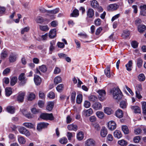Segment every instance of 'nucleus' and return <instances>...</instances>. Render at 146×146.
<instances>
[{"label": "nucleus", "mask_w": 146, "mask_h": 146, "mask_svg": "<svg viewBox=\"0 0 146 146\" xmlns=\"http://www.w3.org/2000/svg\"><path fill=\"white\" fill-rule=\"evenodd\" d=\"M96 25L98 26L100 25L101 23V21L100 19L98 18L94 21Z\"/></svg>", "instance_id": "nucleus-63"}, {"label": "nucleus", "mask_w": 146, "mask_h": 146, "mask_svg": "<svg viewBox=\"0 0 146 146\" xmlns=\"http://www.w3.org/2000/svg\"><path fill=\"white\" fill-rule=\"evenodd\" d=\"M138 77L139 80L140 82L144 81L145 79L144 75L143 73L140 74Z\"/></svg>", "instance_id": "nucleus-44"}, {"label": "nucleus", "mask_w": 146, "mask_h": 146, "mask_svg": "<svg viewBox=\"0 0 146 146\" xmlns=\"http://www.w3.org/2000/svg\"><path fill=\"white\" fill-rule=\"evenodd\" d=\"M91 6L94 9L97 8L99 6V4L96 0H93L90 1Z\"/></svg>", "instance_id": "nucleus-20"}, {"label": "nucleus", "mask_w": 146, "mask_h": 146, "mask_svg": "<svg viewBox=\"0 0 146 146\" xmlns=\"http://www.w3.org/2000/svg\"><path fill=\"white\" fill-rule=\"evenodd\" d=\"M84 137V135L83 132L82 131H80L78 133L77 135V139L79 140H81L83 139Z\"/></svg>", "instance_id": "nucleus-31"}, {"label": "nucleus", "mask_w": 146, "mask_h": 146, "mask_svg": "<svg viewBox=\"0 0 146 146\" xmlns=\"http://www.w3.org/2000/svg\"><path fill=\"white\" fill-rule=\"evenodd\" d=\"M39 69L42 72H44L47 70V68L44 65H42L39 67Z\"/></svg>", "instance_id": "nucleus-57"}, {"label": "nucleus", "mask_w": 146, "mask_h": 146, "mask_svg": "<svg viewBox=\"0 0 146 146\" xmlns=\"http://www.w3.org/2000/svg\"><path fill=\"white\" fill-rule=\"evenodd\" d=\"M93 112L92 109L90 108L88 110H84L82 113L85 116L88 117L91 115L92 114Z\"/></svg>", "instance_id": "nucleus-12"}, {"label": "nucleus", "mask_w": 146, "mask_h": 146, "mask_svg": "<svg viewBox=\"0 0 146 146\" xmlns=\"http://www.w3.org/2000/svg\"><path fill=\"white\" fill-rule=\"evenodd\" d=\"M75 133H71L68 132L67 135V137L69 140H71V138L74 136Z\"/></svg>", "instance_id": "nucleus-49"}, {"label": "nucleus", "mask_w": 146, "mask_h": 146, "mask_svg": "<svg viewBox=\"0 0 146 146\" xmlns=\"http://www.w3.org/2000/svg\"><path fill=\"white\" fill-rule=\"evenodd\" d=\"M84 106L85 108H88L90 107L91 104L89 101H86L84 103Z\"/></svg>", "instance_id": "nucleus-64"}, {"label": "nucleus", "mask_w": 146, "mask_h": 146, "mask_svg": "<svg viewBox=\"0 0 146 146\" xmlns=\"http://www.w3.org/2000/svg\"><path fill=\"white\" fill-rule=\"evenodd\" d=\"M104 73L106 76L108 78L111 76V73L110 67H107L104 70Z\"/></svg>", "instance_id": "nucleus-27"}, {"label": "nucleus", "mask_w": 146, "mask_h": 146, "mask_svg": "<svg viewBox=\"0 0 146 146\" xmlns=\"http://www.w3.org/2000/svg\"><path fill=\"white\" fill-rule=\"evenodd\" d=\"M34 81L36 85H40L41 82V79L40 77L38 75H35Z\"/></svg>", "instance_id": "nucleus-14"}, {"label": "nucleus", "mask_w": 146, "mask_h": 146, "mask_svg": "<svg viewBox=\"0 0 146 146\" xmlns=\"http://www.w3.org/2000/svg\"><path fill=\"white\" fill-rule=\"evenodd\" d=\"M7 111L11 113H13L15 112V109L14 107L12 106H8L7 108Z\"/></svg>", "instance_id": "nucleus-33"}, {"label": "nucleus", "mask_w": 146, "mask_h": 146, "mask_svg": "<svg viewBox=\"0 0 146 146\" xmlns=\"http://www.w3.org/2000/svg\"><path fill=\"white\" fill-rule=\"evenodd\" d=\"M59 11V9L58 8H56L54 10L51 11H48L47 13H51L55 14L58 13Z\"/></svg>", "instance_id": "nucleus-56"}, {"label": "nucleus", "mask_w": 146, "mask_h": 146, "mask_svg": "<svg viewBox=\"0 0 146 146\" xmlns=\"http://www.w3.org/2000/svg\"><path fill=\"white\" fill-rule=\"evenodd\" d=\"M25 75V74L22 73L19 76V85L20 86H24L27 83V79L26 78Z\"/></svg>", "instance_id": "nucleus-2"}, {"label": "nucleus", "mask_w": 146, "mask_h": 146, "mask_svg": "<svg viewBox=\"0 0 146 146\" xmlns=\"http://www.w3.org/2000/svg\"><path fill=\"white\" fill-rule=\"evenodd\" d=\"M55 94L54 93L52 92H50L48 94L47 96L50 99H54L55 97Z\"/></svg>", "instance_id": "nucleus-59"}, {"label": "nucleus", "mask_w": 146, "mask_h": 146, "mask_svg": "<svg viewBox=\"0 0 146 146\" xmlns=\"http://www.w3.org/2000/svg\"><path fill=\"white\" fill-rule=\"evenodd\" d=\"M108 126L110 130L112 131L116 128V124L114 121H111L108 123Z\"/></svg>", "instance_id": "nucleus-8"}, {"label": "nucleus", "mask_w": 146, "mask_h": 146, "mask_svg": "<svg viewBox=\"0 0 146 146\" xmlns=\"http://www.w3.org/2000/svg\"><path fill=\"white\" fill-rule=\"evenodd\" d=\"M30 29L29 27H27L22 29L21 33V34H23L29 31Z\"/></svg>", "instance_id": "nucleus-60"}, {"label": "nucleus", "mask_w": 146, "mask_h": 146, "mask_svg": "<svg viewBox=\"0 0 146 146\" xmlns=\"http://www.w3.org/2000/svg\"><path fill=\"white\" fill-rule=\"evenodd\" d=\"M5 94L6 96H9L12 94V89L10 87H7L5 89Z\"/></svg>", "instance_id": "nucleus-26"}, {"label": "nucleus", "mask_w": 146, "mask_h": 146, "mask_svg": "<svg viewBox=\"0 0 146 146\" xmlns=\"http://www.w3.org/2000/svg\"><path fill=\"white\" fill-rule=\"evenodd\" d=\"M108 131L107 129L104 127H102L100 131V135L102 137H105L108 134Z\"/></svg>", "instance_id": "nucleus-16"}, {"label": "nucleus", "mask_w": 146, "mask_h": 146, "mask_svg": "<svg viewBox=\"0 0 146 146\" xmlns=\"http://www.w3.org/2000/svg\"><path fill=\"white\" fill-rule=\"evenodd\" d=\"M56 36V29H52L49 32V36L51 38H53Z\"/></svg>", "instance_id": "nucleus-17"}, {"label": "nucleus", "mask_w": 146, "mask_h": 146, "mask_svg": "<svg viewBox=\"0 0 146 146\" xmlns=\"http://www.w3.org/2000/svg\"><path fill=\"white\" fill-rule=\"evenodd\" d=\"M31 111L33 114H36L40 112V110L34 108L31 109Z\"/></svg>", "instance_id": "nucleus-62"}, {"label": "nucleus", "mask_w": 146, "mask_h": 146, "mask_svg": "<svg viewBox=\"0 0 146 146\" xmlns=\"http://www.w3.org/2000/svg\"><path fill=\"white\" fill-rule=\"evenodd\" d=\"M82 100V95L81 94H79L78 95L76 98V103L78 104L81 103Z\"/></svg>", "instance_id": "nucleus-35"}, {"label": "nucleus", "mask_w": 146, "mask_h": 146, "mask_svg": "<svg viewBox=\"0 0 146 146\" xmlns=\"http://www.w3.org/2000/svg\"><path fill=\"white\" fill-rule=\"evenodd\" d=\"M49 124L47 123L40 122L38 123L37 127V129L38 131L41 130L43 128L47 127Z\"/></svg>", "instance_id": "nucleus-9"}, {"label": "nucleus", "mask_w": 146, "mask_h": 146, "mask_svg": "<svg viewBox=\"0 0 146 146\" xmlns=\"http://www.w3.org/2000/svg\"><path fill=\"white\" fill-rule=\"evenodd\" d=\"M142 107L143 113L144 115H146V102H144L142 103Z\"/></svg>", "instance_id": "nucleus-48"}, {"label": "nucleus", "mask_w": 146, "mask_h": 146, "mask_svg": "<svg viewBox=\"0 0 146 146\" xmlns=\"http://www.w3.org/2000/svg\"><path fill=\"white\" fill-rule=\"evenodd\" d=\"M97 92L99 94L98 98L100 101H102L105 99L106 92L105 90H99Z\"/></svg>", "instance_id": "nucleus-4"}, {"label": "nucleus", "mask_w": 146, "mask_h": 146, "mask_svg": "<svg viewBox=\"0 0 146 146\" xmlns=\"http://www.w3.org/2000/svg\"><path fill=\"white\" fill-rule=\"evenodd\" d=\"M118 144L121 146H126L127 144V142L123 139L119 140L118 141Z\"/></svg>", "instance_id": "nucleus-40"}, {"label": "nucleus", "mask_w": 146, "mask_h": 146, "mask_svg": "<svg viewBox=\"0 0 146 146\" xmlns=\"http://www.w3.org/2000/svg\"><path fill=\"white\" fill-rule=\"evenodd\" d=\"M23 125L29 128H32L33 127V125L31 123H25L23 124Z\"/></svg>", "instance_id": "nucleus-47"}, {"label": "nucleus", "mask_w": 146, "mask_h": 146, "mask_svg": "<svg viewBox=\"0 0 146 146\" xmlns=\"http://www.w3.org/2000/svg\"><path fill=\"white\" fill-rule=\"evenodd\" d=\"M119 7V5L116 3L112 4L107 7V9L109 11H113L117 10Z\"/></svg>", "instance_id": "nucleus-7"}, {"label": "nucleus", "mask_w": 146, "mask_h": 146, "mask_svg": "<svg viewBox=\"0 0 146 146\" xmlns=\"http://www.w3.org/2000/svg\"><path fill=\"white\" fill-rule=\"evenodd\" d=\"M54 103L52 102H49L48 103V104L46 106V109L49 111H51L54 106Z\"/></svg>", "instance_id": "nucleus-21"}, {"label": "nucleus", "mask_w": 146, "mask_h": 146, "mask_svg": "<svg viewBox=\"0 0 146 146\" xmlns=\"http://www.w3.org/2000/svg\"><path fill=\"white\" fill-rule=\"evenodd\" d=\"M141 140V136H137L135 137L133 139L134 142L135 143H138Z\"/></svg>", "instance_id": "nucleus-53"}, {"label": "nucleus", "mask_w": 146, "mask_h": 146, "mask_svg": "<svg viewBox=\"0 0 146 146\" xmlns=\"http://www.w3.org/2000/svg\"><path fill=\"white\" fill-rule=\"evenodd\" d=\"M130 32L129 31H124L122 35V36L123 38H126L129 36Z\"/></svg>", "instance_id": "nucleus-39"}, {"label": "nucleus", "mask_w": 146, "mask_h": 146, "mask_svg": "<svg viewBox=\"0 0 146 146\" xmlns=\"http://www.w3.org/2000/svg\"><path fill=\"white\" fill-rule=\"evenodd\" d=\"M94 11L91 8H89L87 11V17L89 18H93L94 16Z\"/></svg>", "instance_id": "nucleus-10"}, {"label": "nucleus", "mask_w": 146, "mask_h": 146, "mask_svg": "<svg viewBox=\"0 0 146 146\" xmlns=\"http://www.w3.org/2000/svg\"><path fill=\"white\" fill-rule=\"evenodd\" d=\"M7 52L5 50H3L1 54V59H5L7 56Z\"/></svg>", "instance_id": "nucleus-34"}, {"label": "nucleus", "mask_w": 146, "mask_h": 146, "mask_svg": "<svg viewBox=\"0 0 146 146\" xmlns=\"http://www.w3.org/2000/svg\"><path fill=\"white\" fill-rule=\"evenodd\" d=\"M138 43L136 41H133L131 43V45L132 47L134 48H136L138 46Z\"/></svg>", "instance_id": "nucleus-58"}, {"label": "nucleus", "mask_w": 146, "mask_h": 146, "mask_svg": "<svg viewBox=\"0 0 146 146\" xmlns=\"http://www.w3.org/2000/svg\"><path fill=\"white\" fill-rule=\"evenodd\" d=\"M19 131L21 133L24 134L26 136H29L30 135V133L29 131L23 127H20Z\"/></svg>", "instance_id": "nucleus-6"}, {"label": "nucleus", "mask_w": 146, "mask_h": 146, "mask_svg": "<svg viewBox=\"0 0 146 146\" xmlns=\"http://www.w3.org/2000/svg\"><path fill=\"white\" fill-rule=\"evenodd\" d=\"M133 62L131 60H129L128 63L125 65L126 70L128 71H131L132 68Z\"/></svg>", "instance_id": "nucleus-19"}, {"label": "nucleus", "mask_w": 146, "mask_h": 146, "mask_svg": "<svg viewBox=\"0 0 146 146\" xmlns=\"http://www.w3.org/2000/svg\"><path fill=\"white\" fill-rule=\"evenodd\" d=\"M50 45L49 48V50L50 52V53L51 54L52 51L54 49L53 45H55V43L54 41H52L50 42Z\"/></svg>", "instance_id": "nucleus-45"}, {"label": "nucleus", "mask_w": 146, "mask_h": 146, "mask_svg": "<svg viewBox=\"0 0 146 146\" xmlns=\"http://www.w3.org/2000/svg\"><path fill=\"white\" fill-rule=\"evenodd\" d=\"M122 129L125 134H127L129 133V130L127 127L125 125H124L122 127Z\"/></svg>", "instance_id": "nucleus-43"}, {"label": "nucleus", "mask_w": 146, "mask_h": 146, "mask_svg": "<svg viewBox=\"0 0 146 146\" xmlns=\"http://www.w3.org/2000/svg\"><path fill=\"white\" fill-rule=\"evenodd\" d=\"M85 146H96L95 141L92 138H89L85 141Z\"/></svg>", "instance_id": "nucleus-5"}, {"label": "nucleus", "mask_w": 146, "mask_h": 146, "mask_svg": "<svg viewBox=\"0 0 146 146\" xmlns=\"http://www.w3.org/2000/svg\"><path fill=\"white\" fill-rule=\"evenodd\" d=\"M110 94L112 95L113 98L118 101L122 98V93L119 88H113L110 91Z\"/></svg>", "instance_id": "nucleus-1"}, {"label": "nucleus", "mask_w": 146, "mask_h": 146, "mask_svg": "<svg viewBox=\"0 0 146 146\" xmlns=\"http://www.w3.org/2000/svg\"><path fill=\"white\" fill-rule=\"evenodd\" d=\"M39 27L40 30L43 31H47L49 29V28L47 25H40Z\"/></svg>", "instance_id": "nucleus-41"}, {"label": "nucleus", "mask_w": 146, "mask_h": 146, "mask_svg": "<svg viewBox=\"0 0 146 146\" xmlns=\"http://www.w3.org/2000/svg\"><path fill=\"white\" fill-rule=\"evenodd\" d=\"M67 128L70 131L73 130L76 131L78 129V127L76 125H74L72 123L68 125L67 126Z\"/></svg>", "instance_id": "nucleus-15"}, {"label": "nucleus", "mask_w": 146, "mask_h": 146, "mask_svg": "<svg viewBox=\"0 0 146 146\" xmlns=\"http://www.w3.org/2000/svg\"><path fill=\"white\" fill-rule=\"evenodd\" d=\"M115 114L116 116L119 118H121L123 116L122 111L120 110H118L116 111Z\"/></svg>", "instance_id": "nucleus-38"}, {"label": "nucleus", "mask_w": 146, "mask_h": 146, "mask_svg": "<svg viewBox=\"0 0 146 146\" xmlns=\"http://www.w3.org/2000/svg\"><path fill=\"white\" fill-rule=\"evenodd\" d=\"M40 117L41 118L45 120H52L54 119V117L52 113H42L40 115Z\"/></svg>", "instance_id": "nucleus-3"}, {"label": "nucleus", "mask_w": 146, "mask_h": 146, "mask_svg": "<svg viewBox=\"0 0 146 146\" xmlns=\"http://www.w3.org/2000/svg\"><path fill=\"white\" fill-rule=\"evenodd\" d=\"M25 95V93L21 92L19 93L17 98V100L19 102H23Z\"/></svg>", "instance_id": "nucleus-11"}, {"label": "nucleus", "mask_w": 146, "mask_h": 146, "mask_svg": "<svg viewBox=\"0 0 146 146\" xmlns=\"http://www.w3.org/2000/svg\"><path fill=\"white\" fill-rule=\"evenodd\" d=\"M59 142L62 144H66L67 142V139L65 137H63L60 139Z\"/></svg>", "instance_id": "nucleus-52"}, {"label": "nucleus", "mask_w": 146, "mask_h": 146, "mask_svg": "<svg viewBox=\"0 0 146 146\" xmlns=\"http://www.w3.org/2000/svg\"><path fill=\"white\" fill-rule=\"evenodd\" d=\"M35 98V95L33 93H31L29 95L28 99V100L31 101L34 99Z\"/></svg>", "instance_id": "nucleus-54"}, {"label": "nucleus", "mask_w": 146, "mask_h": 146, "mask_svg": "<svg viewBox=\"0 0 146 146\" xmlns=\"http://www.w3.org/2000/svg\"><path fill=\"white\" fill-rule=\"evenodd\" d=\"M89 99L90 101L94 102L97 99V98L95 96L91 95L90 96Z\"/></svg>", "instance_id": "nucleus-61"}, {"label": "nucleus", "mask_w": 146, "mask_h": 146, "mask_svg": "<svg viewBox=\"0 0 146 146\" xmlns=\"http://www.w3.org/2000/svg\"><path fill=\"white\" fill-rule=\"evenodd\" d=\"M120 106L122 109H125L127 107V104L125 101H123L121 102Z\"/></svg>", "instance_id": "nucleus-46"}, {"label": "nucleus", "mask_w": 146, "mask_h": 146, "mask_svg": "<svg viewBox=\"0 0 146 146\" xmlns=\"http://www.w3.org/2000/svg\"><path fill=\"white\" fill-rule=\"evenodd\" d=\"M76 96V92L74 91L72 92L71 94V100L72 102H74L75 101Z\"/></svg>", "instance_id": "nucleus-55"}, {"label": "nucleus", "mask_w": 146, "mask_h": 146, "mask_svg": "<svg viewBox=\"0 0 146 146\" xmlns=\"http://www.w3.org/2000/svg\"><path fill=\"white\" fill-rule=\"evenodd\" d=\"M18 140L19 143L21 144H23L26 142V140L25 138L21 135L18 136Z\"/></svg>", "instance_id": "nucleus-29"}, {"label": "nucleus", "mask_w": 146, "mask_h": 146, "mask_svg": "<svg viewBox=\"0 0 146 146\" xmlns=\"http://www.w3.org/2000/svg\"><path fill=\"white\" fill-rule=\"evenodd\" d=\"M92 107L95 110H99L102 108V106L100 103L96 102L93 104Z\"/></svg>", "instance_id": "nucleus-18"}, {"label": "nucleus", "mask_w": 146, "mask_h": 146, "mask_svg": "<svg viewBox=\"0 0 146 146\" xmlns=\"http://www.w3.org/2000/svg\"><path fill=\"white\" fill-rule=\"evenodd\" d=\"M64 85L62 84H61L58 85L56 88V89L59 92H61L63 89L64 88Z\"/></svg>", "instance_id": "nucleus-51"}, {"label": "nucleus", "mask_w": 146, "mask_h": 146, "mask_svg": "<svg viewBox=\"0 0 146 146\" xmlns=\"http://www.w3.org/2000/svg\"><path fill=\"white\" fill-rule=\"evenodd\" d=\"M131 108L135 113H140L141 112L140 108L138 106H132Z\"/></svg>", "instance_id": "nucleus-30"}, {"label": "nucleus", "mask_w": 146, "mask_h": 146, "mask_svg": "<svg viewBox=\"0 0 146 146\" xmlns=\"http://www.w3.org/2000/svg\"><path fill=\"white\" fill-rule=\"evenodd\" d=\"M114 136L115 137L119 139L122 137V134L121 132L119 130H115L113 133Z\"/></svg>", "instance_id": "nucleus-22"}, {"label": "nucleus", "mask_w": 146, "mask_h": 146, "mask_svg": "<svg viewBox=\"0 0 146 146\" xmlns=\"http://www.w3.org/2000/svg\"><path fill=\"white\" fill-rule=\"evenodd\" d=\"M62 81V78L61 77L59 76H58L56 77L54 80V82L56 84L60 83Z\"/></svg>", "instance_id": "nucleus-36"}, {"label": "nucleus", "mask_w": 146, "mask_h": 146, "mask_svg": "<svg viewBox=\"0 0 146 146\" xmlns=\"http://www.w3.org/2000/svg\"><path fill=\"white\" fill-rule=\"evenodd\" d=\"M35 21L37 23L42 24L44 22V20L42 17L38 16L36 18Z\"/></svg>", "instance_id": "nucleus-42"}, {"label": "nucleus", "mask_w": 146, "mask_h": 146, "mask_svg": "<svg viewBox=\"0 0 146 146\" xmlns=\"http://www.w3.org/2000/svg\"><path fill=\"white\" fill-rule=\"evenodd\" d=\"M79 15V11L77 9H74L72 13L71 14L70 16L72 17H76Z\"/></svg>", "instance_id": "nucleus-32"}, {"label": "nucleus", "mask_w": 146, "mask_h": 146, "mask_svg": "<svg viewBox=\"0 0 146 146\" xmlns=\"http://www.w3.org/2000/svg\"><path fill=\"white\" fill-rule=\"evenodd\" d=\"M143 60L140 58H138L136 60L137 64L139 68H141L143 65Z\"/></svg>", "instance_id": "nucleus-24"}, {"label": "nucleus", "mask_w": 146, "mask_h": 146, "mask_svg": "<svg viewBox=\"0 0 146 146\" xmlns=\"http://www.w3.org/2000/svg\"><path fill=\"white\" fill-rule=\"evenodd\" d=\"M17 78L16 76H14L11 78L10 80V84L11 86H14L17 82Z\"/></svg>", "instance_id": "nucleus-23"}, {"label": "nucleus", "mask_w": 146, "mask_h": 146, "mask_svg": "<svg viewBox=\"0 0 146 146\" xmlns=\"http://www.w3.org/2000/svg\"><path fill=\"white\" fill-rule=\"evenodd\" d=\"M104 112L108 115H110L112 114L113 111L111 108L107 107L104 109Z\"/></svg>", "instance_id": "nucleus-37"}, {"label": "nucleus", "mask_w": 146, "mask_h": 146, "mask_svg": "<svg viewBox=\"0 0 146 146\" xmlns=\"http://www.w3.org/2000/svg\"><path fill=\"white\" fill-rule=\"evenodd\" d=\"M22 112L23 114L28 118L29 119L32 117V115L30 113H27L25 109H23L22 111Z\"/></svg>", "instance_id": "nucleus-28"}, {"label": "nucleus", "mask_w": 146, "mask_h": 146, "mask_svg": "<svg viewBox=\"0 0 146 146\" xmlns=\"http://www.w3.org/2000/svg\"><path fill=\"white\" fill-rule=\"evenodd\" d=\"M146 29V27L144 25H140L138 27V30L140 33H142L144 32Z\"/></svg>", "instance_id": "nucleus-25"}, {"label": "nucleus", "mask_w": 146, "mask_h": 146, "mask_svg": "<svg viewBox=\"0 0 146 146\" xmlns=\"http://www.w3.org/2000/svg\"><path fill=\"white\" fill-rule=\"evenodd\" d=\"M96 114L98 117L102 119L104 117V113L102 112L98 111L96 113Z\"/></svg>", "instance_id": "nucleus-50"}, {"label": "nucleus", "mask_w": 146, "mask_h": 146, "mask_svg": "<svg viewBox=\"0 0 146 146\" xmlns=\"http://www.w3.org/2000/svg\"><path fill=\"white\" fill-rule=\"evenodd\" d=\"M17 55L14 53H11L9 57V60L10 62H15L17 58Z\"/></svg>", "instance_id": "nucleus-13"}]
</instances>
